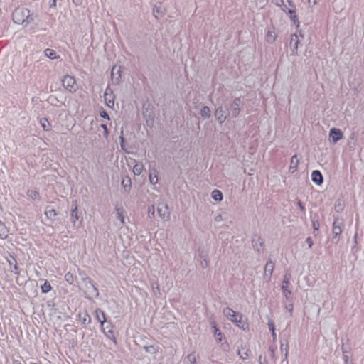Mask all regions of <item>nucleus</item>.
Returning <instances> with one entry per match:
<instances>
[{
	"mask_svg": "<svg viewBox=\"0 0 364 364\" xmlns=\"http://www.w3.org/2000/svg\"><path fill=\"white\" fill-rule=\"evenodd\" d=\"M223 314L238 328L244 331L249 329V324L243 319V316L241 314L227 307L223 309Z\"/></svg>",
	"mask_w": 364,
	"mask_h": 364,
	"instance_id": "1",
	"label": "nucleus"
},
{
	"mask_svg": "<svg viewBox=\"0 0 364 364\" xmlns=\"http://www.w3.org/2000/svg\"><path fill=\"white\" fill-rule=\"evenodd\" d=\"M276 4L279 6L282 7V10L289 15V18L292 21V23L296 26H299V20L298 16L296 14V7L295 5L291 2V1H289V4L290 8H287L284 4V0H274Z\"/></svg>",
	"mask_w": 364,
	"mask_h": 364,
	"instance_id": "2",
	"label": "nucleus"
},
{
	"mask_svg": "<svg viewBox=\"0 0 364 364\" xmlns=\"http://www.w3.org/2000/svg\"><path fill=\"white\" fill-rule=\"evenodd\" d=\"M62 85L66 90L70 92H75L77 90L75 78L71 75L64 76L62 80Z\"/></svg>",
	"mask_w": 364,
	"mask_h": 364,
	"instance_id": "3",
	"label": "nucleus"
},
{
	"mask_svg": "<svg viewBox=\"0 0 364 364\" xmlns=\"http://www.w3.org/2000/svg\"><path fill=\"white\" fill-rule=\"evenodd\" d=\"M29 10L24 9H16L13 13V19L17 23H23L25 21L24 16H28Z\"/></svg>",
	"mask_w": 364,
	"mask_h": 364,
	"instance_id": "4",
	"label": "nucleus"
},
{
	"mask_svg": "<svg viewBox=\"0 0 364 364\" xmlns=\"http://www.w3.org/2000/svg\"><path fill=\"white\" fill-rule=\"evenodd\" d=\"M105 102L107 107H113L114 105V95L109 89H106L104 95Z\"/></svg>",
	"mask_w": 364,
	"mask_h": 364,
	"instance_id": "5",
	"label": "nucleus"
},
{
	"mask_svg": "<svg viewBox=\"0 0 364 364\" xmlns=\"http://www.w3.org/2000/svg\"><path fill=\"white\" fill-rule=\"evenodd\" d=\"M158 213L162 219H168L169 218V210L168 206L164 203L159 204L158 206Z\"/></svg>",
	"mask_w": 364,
	"mask_h": 364,
	"instance_id": "6",
	"label": "nucleus"
},
{
	"mask_svg": "<svg viewBox=\"0 0 364 364\" xmlns=\"http://www.w3.org/2000/svg\"><path fill=\"white\" fill-rule=\"evenodd\" d=\"M329 136L333 142H337L343 138V133L340 129L333 128L330 130Z\"/></svg>",
	"mask_w": 364,
	"mask_h": 364,
	"instance_id": "7",
	"label": "nucleus"
},
{
	"mask_svg": "<svg viewBox=\"0 0 364 364\" xmlns=\"http://www.w3.org/2000/svg\"><path fill=\"white\" fill-rule=\"evenodd\" d=\"M282 289L285 297L287 299L291 294V291L289 290V277L287 276H285L283 279Z\"/></svg>",
	"mask_w": 364,
	"mask_h": 364,
	"instance_id": "8",
	"label": "nucleus"
},
{
	"mask_svg": "<svg viewBox=\"0 0 364 364\" xmlns=\"http://www.w3.org/2000/svg\"><path fill=\"white\" fill-rule=\"evenodd\" d=\"M312 181L317 185H320L323 182V176L319 171H314L311 173Z\"/></svg>",
	"mask_w": 364,
	"mask_h": 364,
	"instance_id": "9",
	"label": "nucleus"
},
{
	"mask_svg": "<svg viewBox=\"0 0 364 364\" xmlns=\"http://www.w3.org/2000/svg\"><path fill=\"white\" fill-rule=\"evenodd\" d=\"M79 321L82 324L90 323L91 321L90 316L87 311L80 312L78 314Z\"/></svg>",
	"mask_w": 364,
	"mask_h": 364,
	"instance_id": "10",
	"label": "nucleus"
},
{
	"mask_svg": "<svg viewBox=\"0 0 364 364\" xmlns=\"http://www.w3.org/2000/svg\"><path fill=\"white\" fill-rule=\"evenodd\" d=\"M299 163V161L298 159L297 156H296V155L293 156L291 159L289 171L292 173L295 172L297 170Z\"/></svg>",
	"mask_w": 364,
	"mask_h": 364,
	"instance_id": "11",
	"label": "nucleus"
},
{
	"mask_svg": "<svg viewBox=\"0 0 364 364\" xmlns=\"http://www.w3.org/2000/svg\"><path fill=\"white\" fill-rule=\"evenodd\" d=\"M215 117L220 122H223L226 119V113L221 108H218L215 111Z\"/></svg>",
	"mask_w": 364,
	"mask_h": 364,
	"instance_id": "12",
	"label": "nucleus"
},
{
	"mask_svg": "<svg viewBox=\"0 0 364 364\" xmlns=\"http://www.w3.org/2000/svg\"><path fill=\"white\" fill-rule=\"evenodd\" d=\"M95 316H96L97 321L99 322H100L101 325L102 326L104 324V323L106 321V317H105V312L102 310L97 309L95 311Z\"/></svg>",
	"mask_w": 364,
	"mask_h": 364,
	"instance_id": "13",
	"label": "nucleus"
},
{
	"mask_svg": "<svg viewBox=\"0 0 364 364\" xmlns=\"http://www.w3.org/2000/svg\"><path fill=\"white\" fill-rule=\"evenodd\" d=\"M276 39V33L274 29L268 30L267 35H266V41L272 43H273Z\"/></svg>",
	"mask_w": 364,
	"mask_h": 364,
	"instance_id": "14",
	"label": "nucleus"
},
{
	"mask_svg": "<svg viewBox=\"0 0 364 364\" xmlns=\"http://www.w3.org/2000/svg\"><path fill=\"white\" fill-rule=\"evenodd\" d=\"M45 55L52 59V60H54V59H57L59 58V56L57 55L56 52L53 50V49H50V48H47L45 50Z\"/></svg>",
	"mask_w": 364,
	"mask_h": 364,
	"instance_id": "15",
	"label": "nucleus"
},
{
	"mask_svg": "<svg viewBox=\"0 0 364 364\" xmlns=\"http://www.w3.org/2000/svg\"><path fill=\"white\" fill-rule=\"evenodd\" d=\"M238 355L242 360H245L249 357V350L245 347H242L238 350Z\"/></svg>",
	"mask_w": 364,
	"mask_h": 364,
	"instance_id": "16",
	"label": "nucleus"
},
{
	"mask_svg": "<svg viewBox=\"0 0 364 364\" xmlns=\"http://www.w3.org/2000/svg\"><path fill=\"white\" fill-rule=\"evenodd\" d=\"M45 214L48 219L53 220L57 215V212L54 208H50L46 209Z\"/></svg>",
	"mask_w": 364,
	"mask_h": 364,
	"instance_id": "17",
	"label": "nucleus"
},
{
	"mask_svg": "<svg viewBox=\"0 0 364 364\" xmlns=\"http://www.w3.org/2000/svg\"><path fill=\"white\" fill-rule=\"evenodd\" d=\"M144 170V165L142 164H136L134 166L133 172L135 175H140Z\"/></svg>",
	"mask_w": 364,
	"mask_h": 364,
	"instance_id": "18",
	"label": "nucleus"
},
{
	"mask_svg": "<svg viewBox=\"0 0 364 364\" xmlns=\"http://www.w3.org/2000/svg\"><path fill=\"white\" fill-rule=\"evenodd\" d=\"M131 179L129 177H126L122 179V185L124 186L126 191H129L131 188Z\"/></svg>",
	"mask_w": 364,
	"mask_h": 364,
	"instance_id": "19",
	"label": "nucleus"
},
{
	"mask_svg": "<svg viewBox=\"0 0 364 364\" xmlns=\"http://www.w3.org/2000/svg\"><path fill=\"white\" fill-rule=\"evenodd\" d=\"M213 329H214V334H215V336L216 337L217 340L220 342L222 341V337H223V334L220 331V330L218 328V327L216 326L215 325V322H213Z\"/></svg>",
	"mask_w": 364,
	"mask_h": 364,
	"instance_id": "20",
	"label": "nucleus"
},
{
	"mask_svg": "<svg viewBox=\"0 0 364 364\" xmlns=\"http://www.w3.org/2000/svg\"><path fill=\"white\" fill-rule=\"evenodd\" d=\"M212 197L217 201H220L223 199L222 193L219 190H214L212 192Z\"/></svg>",
	"mask_w": 364,
	"mask_h": 364,
	"instance_id": "21",
	"label": "nucleus"
},
{
	"mask_svg": "<svg viewBox=\"0 0 364 364\" xmlns=\"http://www.w3.org/2000/svg\"><path fill=\"white\" fill-rule=\"evenodd\" d=\"M51 289L52 287L50 284L47 280H46L44 284L41 286V291L43 293H48L51 291Z\"/></svg>",
	"mask_w": 364,
	"mask_h": 364,
	"instance_id": "22",
	"label": "nucleus"
},
{
	"mask_svg": "<svg viewBox=\"0 0 364 364\" xmlns=\"http://www.w3.org/2000/svg\"><path fill=\"white\" fill-rule=\"evenodd\" d=\"M200 114L204 117H209L210 115V109L208 107H204L201 109Z\"/></svg>",
	"mask_w": 364,
	"mask_h": 364,
	"instance_id": "23",
	"label": "nucleus"
},
{
	"mask_svg": "<svg viewBox=\"0 0 364 364\" xmlns=\"http://www.w3.org/2000/svg\"><path fill=\"white\" fill-rule=\"evenodd\" d=\"M28 196L33 199L38 198L39 193L36 190H30L27 193Z\"/></svg>",
	"mask_w": 364,
	"mask_h": 364,
	"instance_id": "24",
	"label": "nucleus"
},
{
	"mask_svg": "<svg viewBox=\"0 0 364 364\" xmlns=\"http://www.w3.org/2000/svg\"><path fill=\"white\" fill-rule=\"evenodd\" d=\"M269 328L272 332V335L273 336V338L274 339L276 338V332H275V327L274 324L272 321H269L268 323Z\"/></svg>",
	"mask_w": 364,
	"mask_h": 364,
	"instance_id": "25",
	"label": "nucleus"
},
{
	"mask_svg": "<svg viewBox=\"0 0 364 364\" xmlns=\"http://www.w3.org/2000/svg\"><path fill=\"white\" fill-rule=\"evenodd\" d=\"M65 280L70 283V284H72L74 281V278H73V276L71 273L68 272L65 275Z\"/></svg>",
	"mask_w": 364,
	"mask_h": 364,
	"instance_id": "26",
	"label": "nucleus"
},
{
	"mask_svg": "<svg viewBox=\"0 0 364 364\" xmlns=\"http://www.w3.org/2000/svg\"><path fill=\"white\" fill-rule=\"evenodd\" d=\"M46 124H49L46 119H43L41 120V124L44 130H48L49 129Z\"/></svg>",
	"mask_w": 364,
	"mask_h": 364,
	"instance_id": "27",
	"label": "nucleus"
},
{
	"mask_svg": "<svg viewBox=\"0 0 364 364\" xmlns=\"http://www.w3.org/2000/svg\"><path fill=\"white\" fill-rule=\"evenodd\" d=\"M149 180L151 183L156 184L158 182V177L156 175L150 174Z\"/></svg>",
	"mask_w": 364,
	"mask_h": 364,
	"instance_id": "28",
	"label": "nucleus"
},
{
	"mask_svg": "<svg viewBox=\"0 0 364 364\" xmlns=\"http://www.w3.org/2000/svg\"><path fill=\"white\" fill-rule=\"evenodd\" d=\"M254 247H256L257 250H259V247H257V242L259 243V246L262 247V242H261V238L258 237L257 240H253L252 241Z\"/></svg>",
	"mask_w": 364,
	"mask_h": 364,
	"instance_id": "29",
	"label": "nucleus"
},
{
	"mask_svg": "<svg viewBox=\"0 0 364 364\" xmlns=\"http://www.w3.org/2000/svg\"><path fill=\"white\" fill-rule=\"evenodd\" d=\"M294 41H295L294 48L296 49L298 46V37L296 34L291 36V43H292Z\"/></svg>",
	"mask_w": 364,
	"mask_h": 364,
	"instance_id": "30",
	"label": "nucleus"
},
{
	"mask_svg": "<svg viewBox=\"0 0 364 364\" xmlns=\"http://www.w3.org/2000/svg\"><path fill=\"white\" fill-rule=\"evenodd\" d=\"M72 217L75 218V220H78V215H77V208L75 206V209L72 210Z\"/></svg>",
	"mask_w": 364,
	"mask_h": 364,
	"instance_id": "31",
	"label": "nucleus"
},
{
	"mask_svg": "<svg viewBox=\"0 0 364 364\" xmlns=\"http://www.w3.org/2000/svg\"><path fill=\"white\" fill-rule=\"evenodd\" d=\"M100 116L107 119H109L108 114L105 110L100 112Z\"/></svg>",
	"mask_w": 364,
	"mask_h": 364,
	"instance_id": "32",
	"label": "nucleus"
},
{
	"mask_svg": "<svg viewBox=\"0 0 364 364\" xmlns=\"http://www.w3.org/2000/svg\"><path fill=\"white\" fill-rule=\"evenodd\" d=\"M333 232L336 235L341 233V228L338 227L337 228L336 225H335V223L333 224Z\"/></svg>",
	"mask_w": 364,
	"mask_h": 364,
	"instance_id": "33",
	"label": "nucleus"
},
{
	"mask_svg": "<svg viewBox=\"0 0 364 364\" xmlns=\"http://www.w3.org/2000/svg\"><path fill=\"white\" fill-rule=\"evenodd\" d=\"M306 242L308 243V245L309 247V248H311L313 245V241L311 240V238L310 237H309L307 239H306Z\"/></svg>",
	"mask_w": 364,
	"mask_h": 364,
	"instance_id": "34",
	"label": "nucleus"
},
{
	"mask_svg": "<svg viewBox=\"0 0 364 364\" xmlns=\"http://www.w3.org/2000/svg\"><path fill=\"white\" fill-rule=\"evenodd\" d=\"M118 218L121 220L122 223H124V218L122 213H118Z\"/></svg>",
	"mask_w": 364,
	"mask_h": 364,
	"instance_id": "35",
	"label": "nucleus"
},
{
	"mask_svg": "<svg viewBox=\"0 0 364 364\" xmlns=\"http://www.w3.org/2000/svg\"><path fill=\"white\" fill-rule=\"evenodd\" d=\"M313 227L314 230H318L319 228V224L318 222H313Z\"/></svg>",
	"mask_w": 364,
	"mask_h": 364,
	"instance_id": "36",
	"label": "nucleus"
},
{
	"mask_svg": "<svg viewBox=\"0 0 364 364\" xmlns=\"http://www.w3.org/2000/svg\"><path fill=\"white\" fill-rule=\"evenodd\" d=\"M72 1L75 5H80L82 2V0H72Z\"/></svg>",
	"mask_w": 364,
	"mask_h": 364,
	"instance_id": "37",
	"label": "nucleus"
},
{
	"mask_svg": "<svg viewBox=\"0 0 364 364\" xmlns=\"http://www.w3.org/2000/svg\"><path fill=\"white\" fill-rule=\"evenodd\" d=\"M269 266H270L271 269L272 270V269H273V264H272V262H270L269 263H267V264H266V268H268V267H269Z\"/></svg>",
	"mask_w": 364,
	"mask_h": 364,
	"instance_id": "38",
	"label": "nucleus"
},
{
	"mask_svg": "<svg viewBox=\"0 0 364 364\" xmlns=\"http://www.w3.org/2000/svg\"><path fill=\"white\" fill-rule=\"evenodd\" d=\"M298 205H299V208H301V210H304V207L302 205V204L300 201L298 202Z\"/></svg>",
	"mask_w": 364,
	"mask_h": 364,
	"instance_id": "39",
	"label": "nucleus"
},
{
	"mask_svg": "<svg viewBox=\"0 0 364 364\" xmlns=\"http://www.w3.org/2000/svg\"><path fill=\"white\" fill-rule=\"evenodd\" d=\"M102 127L103 129L105 130V133L107 134V126L105 125V124H102Z\"/></svg>",
	"mask_w": 364,
	"mask_h": 364,
	"instance_id": "40",
	"label": "nucleus"
},
{
	"mask_svg": "<svg viewBox=\"0 0 364 364\" xmlns=\"http://www.w3.org/2000/svg\"><path fill=\"white\" fill-rule=\"evenodd\" d=\"M188 358L189 360H191V358H194V355H191H191H189L188 356Z\"/></svg>",
	"mask_w": 364,
	"mask_h": 364,
	"instance_id": "41",
	"label": "nucleus"
},
{
	"mask_svg": "<svg viewBox=\"0 0 364 364\" xmlns=\"http://www.w3.org/2000/svg\"><path fill=\"white\" fill-rule=\"evenodd\" d=\"M316 4V1H314L313 2V5H315Z\"/></svg>",
	"mask_w": 364,
	"mask_h": 364,
	"instance_id": "42",
	"label": "nucleus"
},
{
	"mask_svg": "<svg viewBox=\"0 0 364 364\" xmlns=\"http://www.w3.org/2000/svg\"><path fill=\"white\" fill-rule=\"evenodd\" d=\"M6 236H7V235L5 233V234L4 235V237H6Z\"/></svg>",
	"mask_w": 364,
	"mask_h": 364,
	"instance_id": "43",
	"label": "nucleus"
},
{
	"mask_svg": "<svg viewBox=\"0 0 364 364\" xmlns=\"http://www.w3.org/2000/svg\"><path fill=\"white\" fill-rule=\"evenodd\" d=\"M53 2H54L53 4H55V0H53Z\"/></svg>",
	"mask_w": 364,
	"mask_h": 364,
	"instance_id": "44",
	"label": "nucleus"
}]
</instances>
